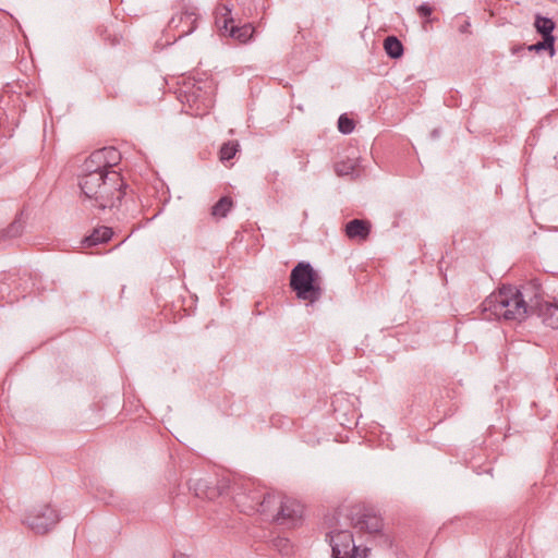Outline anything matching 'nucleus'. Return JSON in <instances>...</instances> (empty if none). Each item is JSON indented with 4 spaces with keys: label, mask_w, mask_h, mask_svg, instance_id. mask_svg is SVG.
<instances>
[{
    "label": "nucleus",
    "mask_w": 558,
    "mask_h": 558,
    "mask_svg": "<svg viewBox=\"0 0 558 558\" xmlns=\"http://www.w3.org/2000/svg\"><path fill=\"white\" fill-rule=\"evenodd\" d=\"M517 287L504 284L488 295L481 304L482 318L485 320H513L521 323L527 318V307L518 299Z\"/></svg>",
    "instance_id": "obj_1"
},
{
    "label": "nucleus",
    "mask_w": 558,
    "mask_h": 558,
    "mask_svg": "<svg viewBox=\"0 0 558 558\" xmlns=\"http://www.w3.org/2000/svg\"><path fill=\"white\" fill-rule=\"evenodd\" d=\"M323 279L310 262H299L290 271L289 287L300 301L306 304L318 302L324 293Z\"/></svg>",
    "instance_id": "obj_2"
},
{
    "label": "nucleus",
    "mask_w": 558,
    "mask_h": 558,
    "mask_svg": "<svg viewBox=\"0 0 558 558\" xmlns=\"http://www.w3.org/2000/svg\"><path fill=\"white\" fill-rule=\"evenodd\" d=\"M126 189L128 184L123 181L121 173L111 171L109 175H105V181L96 195H92L88 199L99 209L119 208L126 196Z\"/></svg>",
    "instance_id": "obj_3"
},
{
    "label": "nucleus",
    "mask_w": 558,
    "mask_h": 558,
    "mask_svg": "<svg viewBox=\"0 0 558 558\" xmlns=\"http://www.w3.org/2000/svg\"><path fill=\"white\" fill-rule=\"evenodd\" d=\"M342 517H344L349 525L357 529L361 532L368 533L372 537L379 533L380 530H383L384 524L381 518L377 517L376 514L363 511L360 506H354L351 508L338 507L332 514L331 525L341 527L343 525L340 522Z\"/></svg>",
    "instance_id": "obj_4"
},
{
    "label": "nucleus",
    "mask_w": 558,
    "mask_h": 558,
    "mask_svg": "<svg viewBox=\"0 0 558 558\" xmlns=\"http://www.w3.org/2000/svg\"><path fill=\"white\" fill-rule=\"evenodd\" d=\"M58 510L51 505H41L35 507L25 518L27 526L36 534H46L59 522Z\"/></svg>",
    "instance_id": "obj_5"
},
{
    "label": "nucleus",
    "mask_w": 558,
    "mask_h": 558,
    "mask_svg": "<svg viewBox=\"0 0 558 558\" xmlns=\"http://www.w3.org/2000/svg\"><path fill=\"white\" fill-rule=\"evenodd\" d=\"M331 546L332 558H359L360 547L354 544L353 534L349 530H335L326 534Z\"/></svg>",
    "instance_id": "obj_6"
},
{
    "label": "nucleus",
    "mask_w": 558,
    "mask_h": 558,
    "mask_svg": "<svg viewBox=\"0 0 558 558\" xmlns=\"http://www.w3.org/2000/svg\"><path fill=\"white\" fill-rule=\"evenodd\" d=\"M189 490L193 492L194 496L201 499L215 500L220 496L227 494L229 486L222 482L210 478L190 480L187 482Z\"/></svg>",
    "instance_id": "obj_7"
},
{
    "label": "nucleus",
    "mask_w": 558,
    "mask_h": 558,
    "mask_svg": "<svg viewBox=\"0 0 558 558\" xmlns=\"http://www.w3.org/2000/svg\"><path fill=\"white\" fill-rule=\"evenodd\" d=\"M515 295L518 299H522L523 306L527 307V317L545 301L542 284L536 279L517 288Z\"/></svg>",
    "instance_id": "obj_8"
},
{
    "label": "nucleus",
    "mask_w": 558,
    "mask_h": 558,
    "mask_svg": "<svg viewBox=\"0 0 558 558\" xmlns=\"http://www.w3.org/2000/svg\"><path fill=\"white\" fill-rule=\"evenodd\" d=\"M198 14L196 13L195 8H182L181 12L177 15H173L168 26L170 29L178 31L179 38L187 36L192 34L197 27Z\"/></svg>",
    "instance_id": "obj_9"
},
{
    "label": "nucleus",
    "mask_w": 558,
    "mask_h": 558,
    "mask_svg": "<svg viewBox=\"0 0 558 558\" xmlns=\"http://www.w3.org/2000/svg\"><path fill=\"white\" fill-rule=\"evenodd\" d=\"M302 506L296 501L290 499H280L278 512L276 515H274V522L279 525L294 527L302 519Z\"/></svg>",
    "instance_id": "obj_10"
},
{
    "label": "nucleus",
    "mask_w": 558,
    "mask_h": 558,
    "mask_svg": "<svg viewBox=\"0 0 558 558\" xmlns=\"http://www.w3.org/2000/svg\"><path fill=\"white\" fill-rule=\"evenodd\" d=\"M219 31L221 35L229 36L240 44H246L251 41L255 34V28L251 23L239 26L235 25L233 17L225 19L223 25Z\"/></svg>",
    "instance_id": "obj_11"
},
{
    "label": "nucleus",
    "mask_w": 558,
    "mask_h": 558,
    "mask_svg": "<svg viewBox=\"0 0 558 558\" xmlns=\"http://www.w3.org/2000/svg\"><path fill=\"white\" fill-rule=\"evenodd\" d=\"M109 172L80 174L78 185L86 198L96 195L97 190L100 189L102 181H105V175H109Z\"/></svg>",
    "instance_id": "obj_12"
},
{
    "label": "nucleus",
    "mask_w": 558,
    "mask_h": 558,
    "mask_svg": "<svg viewBox=\"0 0 558 558\" xmlns=\"http://www.w3.org/2000/svg\"><path fill=\"white\" fill-rule=\"evenodd\" d=\"M372 225L364 219H351L345 223L344 232L350 240L365 241L369 236Z\"/></svg>",
    "instance_id": "obj_13"
},
{
    "label": "nucleus",
    "mask_w": 558,
    "mask_h": 558,
    "mask_svg": "<svg viewBox=\"0 0 558 558\" xmlns=\"http://www.w3.org/2000/svg\"><path fill=\"white\" fill-rule=\"evenodd\" d=\"M536 316L542 319V323L553 329L558 328V305L544 301L531 316Z\"/></svg>",
    "instance_id": "obj_14"
},
{
    "label": "nucleus",
    "mask_w": 558,
    "mask_h": 558,
    "mask_svg": "<svg viewBox=\"0 0 558 558\" xmlns=\"http://www.w3.org/2000/svg\"><path fill=\"white\" fill-rule=\"evenodd\" d=\"M262 498L260 490H250L248 494H238L234 497L238 507H241V511L246 514L258 512L259 502Z\"/></svg>",
    "instance_id": "obj_15"
},
{
    "label": "nucleus",
    "mask_w": 558,
    "mask_h": 558,
    "mask_svg": "<svg viewBox=\"0 0 558 558\" xmlns=\"http://www.w3.org/2000/svg\"><path fill=\"white\" fill-rule=\"evenodd\" d=\"M533 26L535 32L543 38L547 40H551L556 43V36L554 35V31L556 28V23L553 19L542 15L541 13H536L534 16Z\"/></svg>",
    "instance_id": "obj_16"
},
{
    "label": "nucleus",
    "mask_w": 558,
    "mask_h": 558,
    "mask_svg": "<svg viewBox=\"0 0 558 558\" xmlns=\"http://www.w3.org/2000/svg\"><path fill=\"white\" fill-rule=\"evenodd\" d=\"M113 231L110 227L100 226L95 228L93 232L85 236L82 244L85 246H94L101 243H107L111 240Z\"/></svg>",
    "instance_id": "obj_17"
},
{
    "label": "nucleus",
    "mask_w": 558,
    "mask_h": 558,
    "mask_svg": "<svg viewBox=\"0 0 558 558\" xmlns=\"http://www.w3.org/2000/svg\"><path fill=\"white\" fill-rule=\"evenodd\" d=\"M24 226V210H21L11 223L0 231V241H7L20 236L23 233Z\"/></svg>",
    "instance_id": "obj_18"
},
{
    "label": "nucleus",
    "mask_w": 558,
    "mask_h": 558,
    "mask_svg": "<svg viewBox=\"0 0 558 558\" xmlns=\"http://www.w3.org/2000/svg\"><path fill=\"white\" fill-rule=\"evenodd\" d=\"M97 153L101 155L102 166H105L106 171H114L113 168L122 159L121 153L112 146L97 149Z\"/></svg>",
    "instance_id": "obj_19"
},
{
    "label": "nucleus",
    "mask_w": 558,
    "mask_h": 558,
    "mask_svg": "<svg viewBox=\"0 0 558 558\" xmlns=\"http://www.w3.org/2000/svg\"><path fill=\"white\" fill-rule=\"evenodd\" d=\"M384 49L390 59H400L404 53V46L396 35H389L384 39Z\"/></svg>",
    "instance_id": "obj_20"
},
{
    "label": "nucleus",
    "mask_w": 558,
    "mask_h": 558,
    "mask_svg": "<svg viewBox=\"0 0 558 558\" xmlns=\"http://www.w3.org/2000/svg\"><path fill=\"white\" fill-rule=\"evenodd\" d=\"M107 172L105 166H102L101 155L97 150L93 151L82 165V173H101Z\"/></svg>",
    "instance_id": "obj_21"
},
{
    "label": "nucleus",
    "mask_w": 558,
    "mask_h": 558,
    "mask_svg": "<svg viewBox=\"0 0 558 558\" xmlns=\"http://www.w3.org/2000/svg\"><path fill=\"white\" fill-rule=\"evenodd\" d=\"M233 207V199L229 195L221 196L211 207V215L216 218H225Z\"/></svg>",
    "instance_id": "obj_22"
},
{
    "label": "nucleus",
    "mask_w": 558,
    "mask_h": 558,
    "mask_svg": "<svg viewBox=\"0 0 558 558\" xmlns=\"http://www.w3.org/2000/svg\"><path fill=\"white\" fill-rule=\"evenodd\" d=\"M240 150L238 141H228L223 143L219 149V159L221 162H227L233 159Z\"/></svg>",
    "instance_id": "obj_23"
},
{
    "label": "nucleus",
    "mask_w": 558,
    "mask_h": 558,
    "mask_svg": "<svg viewBox=\"0 0 558 558\" xmlns=\"http://www.w3.org/2000/svg\"><path fill=\"white\" fill-rule=\"evenodd\" d=\"M96 32L104 43L110 47H116L123 41L122 35L110 32L106 26H98Z\"/></svg>",
    "instance_id": "obj_24"
},
{
    "label": "nucleus",
    "mask_w": 558,
    "mask_h": 558,
    "mask_svg": "<svg viewBox=\"0 0 558 558\" xmlns=\"http://www.w3.org/2000/svg\"><path fill=\"white\" fill-rule=\"evenodd\" d=\"M356 161L354 159H347L337 161L333 166L335 172L339 177L352 175L356 169Z\"/></svg>",
    "instance_id": "obj_25"
},
{
    "label": "nucleus",
    "mask_w": 558,
    "mask_h": 558,
    "mask_svg": "<svg viewBox=\"0 0 558 558\" xmlns=\"http://www.w3.org/2000/svg\"><path fill=\"white\" fill-rule=\"evenodd\" d=\"M526 49L531 52L541 53L543 51H547L550 57H554L556 53L555 43L547 39H541L539 41L526 46Z\"/></svg>",
    "instance_id": "obj_26"
},
{
    "label": "nucleus",
    "mask_w": 558,
    "mask_h": 558,
    "mask_svg": "<svg viewBox=\"0 0 558 558\" xmlns=\"http://www.w3.org/2000/svg\"><path fill=\"white\" fill-rule=\"evenodd\" d=\"M280 499L271 493H262L258 512L262 514L270 512L271 507L279 506Z\"/></svg>",
    "instance_id": "obj_27"
},
{
    "label": "nucleus",
    "mask_w": 558,
    "mask_h": 558,
    "mask_svg": "<svg viewBox=\"0 0 558 558\" xmlns=\"http://www.w3.org/2000/svg\"><path fill=\"white\" fill-rule=\"evenodd\" d=\"M202 88L193 84L191 87L186 86L183 92L180 94V99L182 102H193L195 104L202 98Z\"/></svg>",
    "instance_id": "obj_28"
},
{
    "label": "nucleus",
    "mask_w": 558,
    "mask_h": 558,
    "mask_svg": "<svg viewBox=\"0 0 558 558\" xmlns=\"http://www.w3.org/2000/svg\"><path fill=\"white\" fill-rule=\"evenodd\" d=\"M355 128V122L347 113H342L338 119V130L342 134H350Z\"/></svg>",
    "instance_id": "obj_29"
},
{
    "label": "nucleus",
    "mask_w": 558,
    "mask_h": 558,
    "mask_svg": "<svg viewBox=\"0 0 558 558\" xmlns=\"http://www.w3.org/2000/svg\"><path fill=\"white\" fill-rule=\"evenodd\" d=\"M231 16V8L227 4H219L216 9V25L220 29L223 25V20Z\"/></svg>",
    "instance_id": "obj_30"
},
{
    "label": "nucleus",
    "mask_w": 558,
    "mask_h": 558,
    "mask_svg": "<svg viewBox=\"0 0 558 558\" xmlns=\"http://www.w3.org/2000/svg\"><path fill=\"white\" fill-rule=\"evenodd\" d=\"M416 11L422 19H425L424 24L434 21V19L430 17L434 12V7H432L429 3H422L421 5L417 7Z\"/></svg>",
    "instance_id": "obj_31"
},
{
    "label": "nucleus",
    "mask_w": 558,
    "mask_h": 558,
    "mask_svg": "<svg viewBox=\"0 0 558 558\" xmlns=\"http://www.w3.org/2000/svg\"><path fill=\"white\" fill-rule=\"evenodd\" d=\"M374 541L380 545V546H384V547H387V548H391L392 547V544H393V541L392 538L383 532V530H380L379 533L375 534L373 536Z\"/></svg>",
    "instance_id": "obj_32"
},
{
    "label": "nucleus",
    "mask_w": 558,
    "mask_h": 558,
    "mask_svg": "<svg viewBox=\"0 0 558 558\" xmlns=\"http://www.w3.org/2000/svg\"><path fill=\"white\" fill-rule=\"evenodd\" d=\"M274 546L278 548V550L283 554L288 555L291 550V544L290 541L286 537H277L274 539Z\"/></svg>",
    "instance_id": "obj_33"
},
{
    "label": "nucleus",
    "mask_w": 558,
    "mask_h": 558,
    "mask_svg": "<svg viewBox=\"0 0 558 558\" xmlns=\"http://www.w3.org/2000/svg\"><path fill=\"white\" fill-rule=\"evenodd\" d=\"M471 23L469 21H464L458 28L461 34L470 33Z\"/></svg>",
    "instance_id": "obj_34"
},
{
    "label": "nucleus",
    "mask_w": 558,
    "mask_h": 558,
    "mask_svg": "<svg viewBox=\"0 0 558 558\" xmlns=\"http://www.w3.org/2000/svg\"><path fill=\"white\" fill-rule=\"evenodd\" d=\"M526 49L525 45H515L511 48L512 54H518L520 51Z\"/></svg>",
    "instance_id": "obj_35"
},
{
    "label": "nucleus",
    "mask_w": 558,
    "mask_h": 558,
    "mask_svg": "<svg viewBox=\"0 0 558 558\" xmlns=\"http://www.w3.org/2000/svg\"><path fill=\"white\" fill-rule=\"evenodd\" d=\"M439 136H440V129H434V130L430 132V137H432L433 140H437Z\"/></svg>",
    "instance_id": "obj_36"
},
{
    "label": "nucleus",
    "mask_w": 558,
    "mask_h": 558,
    "mask_svg": "<svg viewBox=\"0 0 558 558\" xmlns=\"http://www.w3.org/2000/svg\"><path fill=\"white\" fill-rule=\"evenodd\" d=\"M371 551L368 547H364L362 550V555L360 554L359 558H367V554Z\"/></svg>",
    "instance_id": "obj_37"
},
{
    "label": "nucleus",
    "mask_w": 558,
    "mask_h": 558,
    "mask_svg": "<svg viewBox=\"0 0 558 558\" xmlns=\"http://www.w3.org/2000/svg\"><path fill=\"white\" fill-rule=\"evenodd\" d=\"M172 558H189V556L183 553L175 551Z\"/></svg>",
    "instance_id": "obj_38"
}]
</instances>
